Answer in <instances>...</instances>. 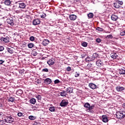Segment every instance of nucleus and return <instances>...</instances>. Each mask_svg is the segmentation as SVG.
<instances>
[{
  "label": "nucleus",
  "instance_id": "nucleus-9",
  "mask_svg": "<svg viewBox=\"0 0 125 125\" xmlns=\"http://www.w3.org/2000/svg\"><path fill=\"white\" fill-rule=\"evenodd\" d=\"M102 119L104 123H108L109 121V120H108V116L106 115H102Z\"/></svg>",
  "mask_w": 125,
  "mask_h": 125
},
{
  "label": "nucleus",
  "instance_id": "nucleus-24",
  "mask_svg": "<svg viewBox=\"0 0 125 125\" xmlns=\"http://www.w3.org/2000/svg\"><path fill=\"white\" fill-rule=\"evenodd\" d=\"M22 93H23V91L21 89H19L16 92L17 95H19V96L21 95Z\"/></svg>",
  "mask_w": 125,
  "mask_h": 125
},
{
  "label": "nucleus",
  "instance_id": "nucleus-45",
  "mask_svg": "<svg viewBox=\"0 0 125 125\" xmlns=\"http://www.w3.org/2000/svg\"><path fill=\"white\" fill-rule=\"evenodd\" d=\"M72 68H71V67L68 66L66 68V71H67V72H70Z\"/></svg>",
  "mask_w": 125,
  "mask_h": 125
},
{
  "label": "nucleus",
  "instance_id": "nucleus-46",
  "mask_svg": "<svg viewBox=\"0 0 125 125\" xmlns=\"http://www.w3.org/2000/svg\"><path fill=\"white\" fill-rule=\"evenodd\" d=\"M45 16H46V14L43 13V14H42L41 16V18H45Z\"/></svg>",
  "mask_w": 125,
  "mask_h": 125
},
{
  "label": "nucleus",
  "instance_id": "nucleus-49",
  "mask_svg": "<svg viewBox=\"0 0 125 125\" xmlns=\"http://www.w3.org/2000/svg\"><path fill=\"white\" fill-rule=\"evenodd\" d=\"M4 50V47L3 46H0V51H2Z\"/></svg>",
  "mask_w": 125,
  "mask_h": 125
},
{
  "label": "nucleus",
  "instance_id": "nucleus-8",
  "mask_svg": "<svg viewBox=\"0 0 125 125\" xmlns=\"http://www.w3.org/2000/svg\"><path fill=\"white\" fill-rule=\"evenodd\" d=\"M18 4H19V6L20 7V8H22V9H24L26 8V3H24V2H17Z\"/></svg>",
  "mask_w": 125,
  "mask_h": 125
},
{
  "label": "nucleus",
  "instance_id": "nucleus-32",
  "mask_svg": "<svg viewBox=\"0 0 125 125\" xmlns=\"http://www.w3.org/2000/svg\"><path fill=\"white\" fill-rule=\"evenodd\" d=\"M7 51L9 53H11V54H12V53L14 52V51H13V49H12V48H8Z\"/></svg>",
  "mask_w": 125,
  "mask_h": 125
},
{
  "label": "nucleus",
  "instance_id": "nucleus-43",
  "mask_svg": "<svg viewBox=\"0 0 125 125\" xmlns=\"http://www.w3.org/2000/svg\"><path fill=\"white\" fill-rule=\"evenodd\" d=\"M33 125H41V124H40V123H39L38 122L34 121V123Z\"/></svg>",
  "mask_w": 125,
  "mask_h": 125
},
{
  "label": "nucleus",
  "instance_id": "nucleus-42",
  "mask_svg": "<svg viewBox=\"0 0 125 125\" xmlns=\"http://www.w3.org/2000/svg\"><path fill=\"white\" fill-rule=\"evenodd\" d=\"M60 83V81H59V80H58V79H57L54 81L55 84H56L57 83Z\"/></svg>",
  "mask_w": 125,
  "mask_h": 125
},
{
  "label": "nucleus",
  "instance_id": "nucleus-18",
  "mask_svg": "<svg viewBox=\"0 0 125 125\" xmlns=\"http://www.w3.org/2000/svg\"><path fill=\"white\" fill-rule=\"evenodd\" d=\"M116 89L117 91H118V92L123 91V90H124L125 87H121V86H117L116 87Z\"/></svg>",
  "mask_w": 125,
  "mask_h": 125
},
{
  "label": "nucleus",
  "instance_id": "nucleus-37",
  "mask_svg": "<svg viewBox=\"0 0 125 125\" xmlns=\"http://www.w3.org/2000/svg\"><path fill=\"white\" fill-rule=\"evenodd\" d=\"M32 55H33V56H37V55H38V53L36 51H33Z\"/></svg>",
  "mask_w": 125,
  "mask_h": 125
},
{
  "label": "nucleus",
  "instance_id": "nucleus-20",
  "mask_svg": "<svg viewBox=\"0 0 125 125\" xmlns=\"http://www.w3.org/2000/svg\"><path fill=\"white\" fill-rule=\"evenodd\" d=\"M86 67L87 68V69H88V70H90V71H91V70L93 69V66L91 63H88Z\"/></svg>",
  "mask_w": 125,
  "mask_h": 125
},
{
  "label": "nucleus",
  "instance_id": "nucleus-13",
  "mask_svg": "<svg viewBox=\"0 0 125 125\" xmlns=\"http://www.w3.org/2000/svg\"><path fill=\"white\" fill-rule=\"evenodd\" d=\"M69 18L70 20L72 21H75L76 19H77V16L74 14L70 15L69 16Z\"/></svg>",
  "mask_w": 125,
  "mask_h": 125
},
{
  "label": "nucleus",
  "instance_id": "nucleus-51",
  "mask_svg": "<svg viewBox=\"0 0 125 125\" xmlns=\"http://www.w3.org/2000/svg\"><path fill=\"white\" fill-rule=\"evenodd\" d=\"M75 78H78V77H80V74L77 73H75Z\"/></svg>",
  "mask_w": 125,
  "mask_h": 125
},
{
  "label": "nucleus",
  "instance_id": "nucleus-25",
  "mask_svg": "<svg viewBox=\"0 0 125 125\" xmlns=\"http://www.w3.org/2000/svg\"><path fill=\"white\" fill-rule=\"evenodd\" d=\"M98 56H99L98 54L95 53L93 54L92 58H93V60H94V59H95V58H97Z\"/></svg>",
  "mask_w": 125,
  "mask_h": 125
},
{
  "label": "nucleus",
  "instance_id": "nucleus-35",
  "mask_svg": "<svg viewBox=\"0 0 125 125\" xmlns=\"http://www.w3.org/2000/svg\"><path fill=\"white\" fill-rule=\"evenodd\" d=\"M82 45L84 47H86L87 46V43L86 42H83L82 43Z\"/></svg>",
  "mask_w": 125,
  "mask_h": 125
},
{
  "label": "nucleus",
  "instance_id": "nucleus-27",
  "mask_svg": "<svg viewBox=\"0 0 125 125\" xmlns=\"http://www.w3.org/2000/svg\"><path fill=\"white\" fill-rule=\"evenodd\" d=\"M35 44L33 43H29L28 44L27 46L28 48H33L34 47Z\"/></svg>",
  "mask_w": 125,
  "mask_h": 125
},
{
  "label": "nucleus",
  "instance_id": "nucleus-19",
  "mask_svg": "<svg viewBox=\"0 0 125 125\" xmlns=\"http://www.w3.org/2000/svg\"><path fill=\"white\" fill-rule=\"evenodd\" d=\"M110 57L113 59H116L118 58V55L116 53H112L110 54Z\"/></svg>",
  "mask_w": 125,
  "mask_h": 125
},
{
  "label": "nucleus",
  "instance_id": "nucleus-17",
  "mask_svg": "<svg viewBox=\"0 0 125 125\" xmlns=\"http://www.w3.org/2000/svg\"><path fill=\"white\" fill-rule=\"evenodd\" d=\"M111 20L112 21H117L119 19V17L116 15H112L111 17Z\"/></svg>",
  "mask_w": 125,
  "mask_h": 125
},
{
  "label": "nucleus",
  "instance_id": "nucleus-40",
  "mask_svg": "<svg viewBox=\"0 0 125 125\" xmlns=\"http://www.w3.org/2000/svg\"><path fill=\"white\" fill-rule=\"evenodd\" d=\"M120 75H125V70H122L119 72Z\"/></svg>",
  "mask_w": 125,
  "mask_h": 125
},
{
  "label": "nucleus",
  "instance_id": "nucleus-5",
  "mask_svg": "<svg viewBox=\"0 0 125 125\" xmlns=\"http://www.w3.org/2000/svg\"><path fill=\"white\" fill-rule=\"evenodd\" d=\"M84 107L85 108H87L88 111H91V110H92V109H93V107H94V104L90 105V104H89V103H86L84 104Z\"/></svg>",
  "mask_w": 125,
  "mask_h": 125
},
{
  "label": "nucleus",
  "instance_id": "nucleus-30",
  "mask_svg": "<svg viewBox=\"0 0 125 125\" xmlns=\"http://www.w3.org/2000/svg\"><path fill=\"white\" fill-rule=\"evenodd\" d=\"M56 108L54 106H51L49 108V111H50V112H55V110H56Z\"/></svg>",
  "mask_w": 125,
  "mask_h": 125
},
{
  "label": "nucleus",
  "instance_id": "nucleus-23",
  "mask_svg": "<svg viewBox=\"0 0 125 125\" xmlns=\"http://www.w3.org/2000/svg\"><path fill=\"white\" fill-rule=\"evenodd\" d=\"M4 4H5V5H10V4H11V1H10V0H5L4 1Z\"/></svg>",
  "mask_w": 125,
  "mask_h": 125
},
{
  "label": "nucleus",
  "instance_id": "nucleus-12",
  "mask_svg": "<svg viewBox=\"0 0 125 125\" xmlns=\"http://www.w3.org/2000/svg\"><path fill=\"white\" fill-rule=\"evenodd\" d=\"M96 64L98 67H102V66H103V62L100 60H99L96 61Z\"/></svg>",
  "mask_w": 125,
  "mask_h": 125
},
{
  "label": "nucleus",
  "instance_id": "nucleus-29",
  "mask_svg": "<svg viewBox=\"0 0 125 125\" xmlns=\"http://www.w3.org/2000/svg\"><path fill=\"white\" fill-rule=\"evenodd\" d=\"M86 61H93V59L92 58V57H87L86 59H85Z\"/></svg>",
  "mask_w": 125,
  "mask_h": 125
},
{
  "label": "nucleus",
  "instance_id": "nucleus-6",
  "mask_svg": "<svg viewBox=\"0 0 125 125\" xmlns=\"http://www.w3.org/2000/svg\"><path fill=\"white\" fill-rule=\"evenodd\" d=\"M33 25L37 26V25H40L41 24V20L39 19H36L33 21Z\"/></svg>",
  "mask_w": 125,
  "mask_h": 125
},
{
  "label": "nucleus",
  "instance_id": "nucleus-2",
  "mask_svg": "<svg viewBox=\"0 0 125 125\" xmlns=\"http://www.w3.org/2000/svg\"><path fill=\"white\" fill-rule=\"evenodd\" d=\"M123 4H124V2H123V1L116 0L113 3V6L115 8H120L121 5H123Z\"/></svg>",
  "mask_w": 125,
  "mask_h": 125
},
{
  "label": "nucleus",
  "instance_id": "nucleus-54",
  "mask_svg": "<svg viewBox=\"0 0 125 125\" xmlns=\"http://www.w3.org/2000/svg\"><path fill=\"white\" fill-rule=\"evenodd\" d=\"M123 106H124L125 107V103L124 104Z\"/></svg>",
  "mask_w": 125,
  "mask_h": 125
},
{
  "label": "nucleus",
  "instance_id": "nucleus-39",
  "mask_svg": "<svg viewBox=\"0 0 125 125\" xmlns=\"http://www.w3.org/2000/svg\"><path fill=\"white\" fill-rule=\"evenodd\" d=\"M29 40L31 41V42H34L35 41V37L31 36L29 38Z\"/></svg>",
  "mask_w": 125,
  "mask_h": 125
},
{
  "label": "nucleus",
  "instance_id": "nucleus-7",
  "mask_svg": "<svg viewBox=\"0 0 125 125\" xmlns=\"http://www.w3.org/2000/svg\"><path fill=\"white\" fill-rule=\"evenodd\" d=\"M6 22L8 24L11 25V26H13L14 25V21H13V19L12 18L7 19Z\"/></svg>",
  "mask_w": 125,
  "mask_h": 125
},
{
  "label": "nucleus",
  "instance_id": "nucleus-3",
  "mask_svg": "<svg viewBox=\"0 0 125 125\" xmlns=\"http://www.w3.org/2000/svg\"><path fill=\"white\" fill-rule=\"evenodd\" d=\"M116 116L117 119H119V120H122V119L125 118V114H124V113L121 111L116 112Z\"/></svg>",
  "mask_w": 125,
  "mask_h": 125
},
{
  "label": "nucleus",
  "instance_id": "nucleus-47",
  "mask_svg": "<svg viewBox=\"0 0 125 125\" xmlns=\"http://www.w3.org/2000/svg\"><path fill=\"white\" fill-rule=\"evenodd\" d=\"M4 121L3 120H0V125H4Z\"/></svg>",
  "mask_w": 125,
  "mask_h": 125
},
{
  "label": "nucleus",
  "instance_id": "nucleus-14",
  "mask_svg": "<svg viewBox=\"0 0 125 125\" xmlns=\"http://www.w3.org/2000/svg\"><path fill=\"white\" fill-rule=\"evenodd\" d=\"M48 43H49V40H48L47 39L43 40L42 42V44L44 46H46V45H47V44H48Z\"/></svg>",
  "mask_w": 125,
  "mask_h": 125
},
{
  "label": "nucleus",
  "instance_id": "nucleus-33",
  "mask_svg": "<svg viewBox=\"0 0 125 125\" xmlns=\"http://www.w3.org/2000/svg\"><path fill=\"white\" fill-rule=\"evenodd\" d=\"M87 16L88 18H93V16H94L93 13H90L87 15Z\"/></svg>",
  "mask_w": 125,
  "mask_h": 125
},
{
  "label": "nucleus",
  "instance_id": "nucleus-16",
  "mask_svg": "<svg viewBox=\"0 0 125 125\" xmlns=\"http://www.w3.org/2000/svg\"><path fill=\"white\" fill-rule=\"evenodd\" d=\"M51 79L49 78H46V79L44 80V83H45V84H50L52 83Z\"/></svg>",
  "mask_w": 125,
  "mask_h": 125
},
{
  "label": "nucleus",
  "instance_id": "nucleus-34",
  "mask_svg": "<svg viewBox=\"0 0 125 125\" xmlns=\"http://www.w3.org/2000/svg\"><path fill=\"white\" fill-rule=\"evenodd\" d=\"M97 31H98L99 32H103V31H104V29L102 28H100V27H97L96 28Z\"/></svg>",
  "mask_w": 125,
  "mask_h": 125
},
{
  "label": "nucleus",
  "instance_id": "nucleus-15",
  "mask_svg": "<svg viewBox=\"0 0 125 125\" xmlns=\"http://www.w3.org/2000/svg\"><path fill=\"white\" fill-rule=\"evenodd\" d=\"M89 86L90 87V88H91L92 89H95L97 88V86L93 83H89Z\"/></svg>",
  "mask_w": 125,
  "mask_h": 125
},
{
  "label": "nucleus",
  "instance_id": "nucleus-1",
  "mask_svg": "<svg viewBox=\"0 0 125 125\" xmlns=\"http://www.w3.org/2000/svg\"><path fill=\"white\" fill-rule=\"evenodd\" d=\"M4 122L8 124H14V119L11 116H7L4 119Z\"/></svg>",
  "mask_w": 125,
  "mask_h": 125
},
{
  "label": "nucleus",
  "instance_id": "nucleus-22",
  "mask_svg": "<svg viewBox=\"0 0 125 125\" xmlns=\"http://www.w3.org/2000/svg\"><path fill=\"white\" fill-rule=\"evenodd\" d=\"M67 96V92L66 91H62L61 92V96H62V97H66Z\"/></svg>",
  "mask_w": 125,
  "mask_h": 125
},
{
  "label": "nucleus",
  "instance_id": "nucleus-26",
  "mask_svg": "<svg viewBox=\"0 0 125 125\" xmlns=\"http://www.w3.org/2000/svg\"><path fill=\"white\" fill-rule=\"evenodd\" d=\"M30 103H31V104H36V100L34 98H32L29 101Z\"/></svg>",
  "mask_w": 125,
  "mask_h": 125
},
{
  "label": "nucleus",
  "instance_id": "nucleus-55",
  "mask_svg": "<svg viewBox=\"0 0 125 125\" xmlns=\"http://www.w3.org/2000/svg\"><path fill=\"white\" fill-rule=\"evenodd\" d=\"M2 106V104H0V107H1Z\"/></svg>",
  "mask_w": 125,
  "mask_h": 125
},
{
  "label": "nucleus",
  "instance_id": "nucleus-53",
  "mask_svg": "<svg viewBox=\"0 0 125 125\" xmlns=\"http://www.w3.org/2000/svg\"><path fill=\"white\" fill-rule=\"evenodd\" d=\"M2 113L0 112V116H1V117H2Z\"/></svg>",
  "mask_w": 125,
  "mask_h": 125
},
{
  "label": "nucleus",
  "instance_id": "nucleus-11",
  "mask_svg": "<svg viewBox=\"0 0 125 125\" xmlns=\"http://www.w3.org/2000/svg\"><path fill=\"white\" fill-rule=\"evenodd\" d=\"M0 41H1V42H9V38L8 37H2L0 39Z\"/></svg>",
  "mask_w": 125,
  "mask_h": 125
},
{
  "label": "nucleus",
  "instance_id": "nucleus-41",
  "mask_svg": "<svg viewBox=\"0 0 125 125\" xmlns=\"http://www.w3.org/2000/svg\"><path fill=\"white\" fill-rule=\"evenodd\" d=\"M18 117H24L23 113H22L21 112L18 113Z\"/></svg>",
  "mask_w": 125,
  "mask_h": 125
},
{
  "label": "nucleus",
  "instance_id": "nucleus-4",
  "mask_svg": "<svg viewBox=\"0 0 125 125\" xmlns=\"http://www.w3.org/2000/svg\"><path fill=\"white\" fill-rule=\"evenodd\" d=\"M68 104L69 102H68V100H62L60 104V105L61 106V107H67Z\"/></svg>",
  "mask_w": 125,
  "mask_h": 125
},
{
  "label": "nucleus",
  "instance_id": "nucleus-36",
  "mask_svg": "<svg viewBox=\"0 0 125 125\" xmlns=\"http://www.w3.org/2000/svg\"><path fill=\"white\" fill-rule=\"evenodd\" d=\"M36 98L38 99V100L41 101V100H42V96L41 95H38L36 96Z\"/></svg>",
  "mask_w": 125,
  "mask_h": 125
},
{
  "label": "nucleus",
  "instance_id": "nucleus-48",
  "mask_svg": "<svg viewBox=\"0 0 125 125\" xmlns=\"http://www.w3.org/2000/svg\"><path fill=\"white\" fill-rule=\"evenodd\" d=\"M42 72H48V69L44 68L42 69Z\"/></svg>",
  "mask_w": 125,
  "mask_h": 125
},
{
  "label": "nucleus",
  "instance_id": "nucleus-10",
  "mask_svg": "<svg viewBox=\"0 0 125 125\" xmlns=\"http://www.w3.org/2000/svg\"><path fill=\"white\" fill-rule=\"evenodd\" d=\"M55 63V60L53 59H51L49 61H47V64L49 65V66H51L52 65H54V64Z\"/></svg>",
  "mask_w": 125,
  "mask_h": 125
},
{
  "label": "nucleus",
  "instance_id": "nucleus-50",
  "mask_svg": "<svg viewBox=\"0 0 125 125\" xmlns=\"http://www.w3.org/2000/svg\"><path fill=\"white\" fill-rule=\"evenodd\" d=\"M4 63V61L0 60V65H2V64H3Z\"/></svg>",
  "mask_w": 125,
  "mask_h": 125
},
{
  "label": "nucleus",
  "instance_id": "nucleus-52",
  "mask_svg": "<svg viewBox=\"0 0 125 125\" xmlns=\"http://www.w3.org/2000/svg\"><path fill=\"white\" fill-rule=\"evenodd\" d=\"M120 35H121L122 37H124V36H125V32L123 31V32H121V33H120Z\"/></svg>",
  "mask_w": 125,
  "mask_h": 125
},
{
  "label": "nucleus",
  "instance_id": "nucleus-38",
  "mask_svg": "<svg viewBox=\"0 0 125 125\" xmlns=\"http://www.w3.org/2000/svg\"><path fill=\"white\" fill-rule=\"evenodd\" d=\"M106 39H113V36L112 35H109L105 37Z\"/></svg>",
  "mask_w": 125,
  "mask_h": 125
},
{
  "label": "nucleus",
  "instance_id": "nucleus-44",
  "mask_svg": "<svg viewBox=\"0 0 125 125\" xmlns=\"http://www.w3.org/2000/svg\"><path fill=\"white\" fill-rule=\"evenodd\" d=\"M101 39H99V38H97L96 40V42H98V43H99V42H101Z\"/></svg>",
  "mask_w": 125,
  "mask_h": 125
},
{
  "label": "nucleus",
  "instance_id": "nucleus-28",
  "mask_svg": "<svg viewBox=\"0 0 125 125\" xmlns=\"http://www.w3.org/2000/svg\"><path fill=\"white\" fill-rule=\"evenodd\" d=\"M28 119H29V120H31V121H34L36 120V119H37V117H36L35 116L31 115L28 117Z\"/></svg>",
  "mask_w": 125,
  "mask_h": 125
},
{
  "label": "nucleus",
  "instance_id": "nucleus-31",
  "mask_svg": "<svg viewBox=\"0 0 125 125\" xmlns=\"http://www.w3.org/2000/svg\"><path fill=\"white\" fill-rule=\"evenodd\" d=\"M14 100H15V99L13 97H11L8 99L9 102H14Z\"/></svg>",
  "mask_w": 125,
  "mask_h": 125
},
{
  "label": "nucleus",
  "instance_id": "nucleus-21",
  "mask_svg": "<svg viewBox=\"0 0 125 125\" xmlns=\"http://www.w3.org/2000/svg\"><path fill=\"white\" fill-rule=\"evenodd\" d=\"M67 93H72L73 92V88L70 87L66 88Z\"/></svg>",
  "mask_w": 125,
  "mask_h": 125
}]
</instances>
